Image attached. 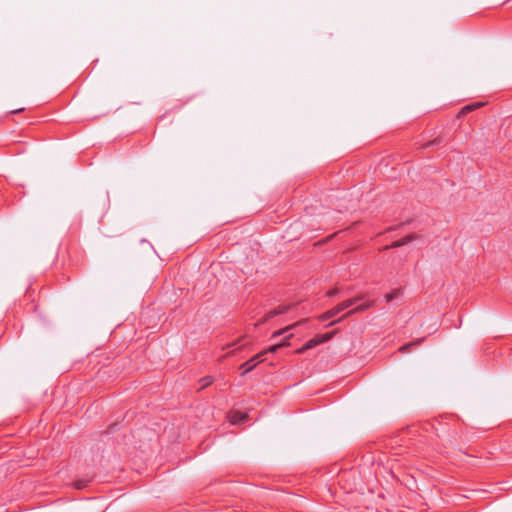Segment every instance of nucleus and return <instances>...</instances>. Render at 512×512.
Masks as SVG:
<instances>
[{"instance_id":"8","label":"nucleus","mask_w":512,"mask_h":512,"mask_svg":"<svg viewBox=\"0 0 512 512\" xmlns=\"http://www.w3.org/2000/svg\"><path fill=\"white\" fill-rule=\"evenodd\" d=\"M297 324H293L291 326H288L286 328H284L283 330H279V331H276L273 333L272 337L273 338H276L277 336L279 335H282V334H285L286 332H288L289 330H291L293 327H295Z\"/></svg>"},{"instance_id":"13","label":"nucleus","mask_w":512,"mask_h":512,"mask_svg":"<svg viewBox=\"0 0 512 512\" xmlns=\"http://www.w3.org/2000/svg\"><path fill=\"white\" fill-rule=\"evenodd\" d=\"M408 345H404L400 348L401 351H405L407 349Z\"/></svg>"},{"instance_id":"9","label":"nucleus","mask_w":512,"mask_h":512,"mask_svg":"<svg viewBox=\"0 0 512 512\" xmlns=\"http://www.w3.org/2000/svg\"><path fill=\"white\" fill-rule=\"evenodd\" d=\"M371 305H372V303L361 304V305L354 307L353 311H355V312L364 311V310L368 309L369 307H371Z\"/></svg>"},{"instance_id":"1","label":"nucleus","mask_w":512,"mask_h":512,"mask_svg":"<svg viewBox=\"0 0 512 512\" xmlns=\"http://www.w3.org/2000/svg\"><path fill=\"white\" fill-rule=\"evenodd\" d=\"M332 336V333L318 334L309 341H307L302 347L298 348L295 352L297 354H302L309 349H312L324 342L329 341L332 338Z\"/></svg>"},{"instance_id":"6","label":"nucleus","mask_w":512,"mask_h":512,"mask_svg":"<svg viewBox=\"0 0 512 512\" xmlns=\"http://www.w3.org/2000/svg\"><path fill=\"white\" fill-rule=\"evenodd\" d=\"M482 106V103H475V104H471V105H466L465 107H463L460 111V115H464L476 108H479Z\"/></svg>"},{"instance_id":"14","label":"nucleus","mask_w":512,"mask_h":512,"mask_svg":"<svg viewBox=\"0 0 512 512\" xmlns=\"http://www.w3.org/2000/svg\"><path fill=\"white\" fill-rule=\"evenodd\" d=\"M291 336H292V334H288V335L286 336V339L290 338Z\"/></svg>"},{"instance_id":"11","label":"nucleus","mask_w":512,"mask_h":512,"mask_svg":"<svg viewBox=\"0 0 512 512\" xmlns=\"http://www.w3.org/2000/svg\"><path fill=\"white\" fill-rule=\"evenodd\" d=\"M285 344H286V343H285V342H283V343L278 344V345H272V346L269 348V350H268V351H270V352H276V351H277V349H278L279 347L284 346Z\"/></svg>"},{"instance_id":"5","label":"nucleus","mask_w":512,"mask_h":512,"mask_svg":"<svg viewBox=\"0 0 512 512\" xmlns=\"http://www.w3.org/2000/svg\"><path fill=\"white\" fill-rule=\"evenodd\" d=\"M246 417H247L246 413L235 411L230 414V421L232 424H239L242 421H244V419Z\"/></svg>"},{"instance_id":"3","label":"nucleus","mask_w":512,"mask_h":512,"mask_svg":"<svg viewBox=\"0 0 512 512\" xmlns=\"http://www.w3.org/2000/svg\"><path fill=\"white\" fill-rule=\"evenodd\" d=\"M264 353L265 352L257 354L255 356H253L251 359H249L248 361H246L245 363H243L240 367L243 370V373L245 374V373L252 371L260 362H262L263 361L262 355Z\"/></svg>"},{"instance_id":"12","label":"nucleus","mask_w":512,"mask_h":512,"mask_svg":"<svg viewBox=\"0 0 512 512\" xmlns=\"http://www.w3.org/2000/svg\"><path fill=\"white\" fill-rule=\"evenodd\" d=\"M403 244V242H400V241H396L392 244V247H399Z\"/></svg>"},{"instance_id":"10","label":"nucleus","mask_w":512,"mask_h":512,"mask_svg":"<svg viewBox=\"0 0 512 512\" xmlns=\"http://www.w3.org/2000/svg\"><path fill=\"white\" fill-rule=\"evenodd\" d=\"M211 383H212V379L210 377H205V378L201 379V387L202 388L209 386Z\"/></svg>"},{"instance_id":"4","label":"nucleus","mask_w":512,"mask_h":512,"mask_svg":"<svg viewBox=\"0 0 512 512\" xmlns=\"http://www.w3.org/2000/svg\"><path fill=\"white\" fill-rule=\"evenodd\" d=\"M288 310V307L287 306H279L278 308L276 309H273L271 311H269L265 316H264V319H263V322H266L268 319L274 317V316H277V315H281V314H284L286 313Z\"/></svg>"},{"instance_id":"7","label":"nucleus","mask_w":512,"mask_h":512,"mask_svg":"<svg viewBox=\"0 0 512 512\" xmlns=\"http://www.w3.org/2000/svg\"><path fill=\"white\" fill-rule=\"evenodd\" d=\"M400 294L399 290H394L390 293L385 294L384 298L387 302H391L393 299L397 298Z\"/></svg>"},{"instance_id":"2","label":"nucleus","mask_w":512,"mask_h":512,"mask_svg":"<svg viewBox=\"0 0 512 512\" xmlns=\"http://www.w3.org/2000/svg\"><path fill=\"white\" fill-rule=\"evenodd\" d=\"M357 301H358L357 299L346 300V301L342 302L341 304H338L337 306H335L333 309L327 311L323 315L322 318L323 319H329V318L335 317L339 313H341L342 311H344V310H346L348 308H352Z\"/></svg>"}]
</instances>
